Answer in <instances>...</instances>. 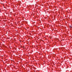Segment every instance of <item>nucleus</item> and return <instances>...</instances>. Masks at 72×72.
I'll return each instance as SVG.
<instances>
[{
	"label": "nucleus",
	"mask_w": 72,
	"mask_h": 72,
	"mask_svg": "<svg viewBox=\"0 0 72 72\" xmlns=\"http://www.w3.org/2000/svg\"><path fill=\"white\" fill-rule=\"evenodd\" d=\"M69 28H72V26H69Z\"/></svg>",
	"instance_id": "1"
}]
</instances>
